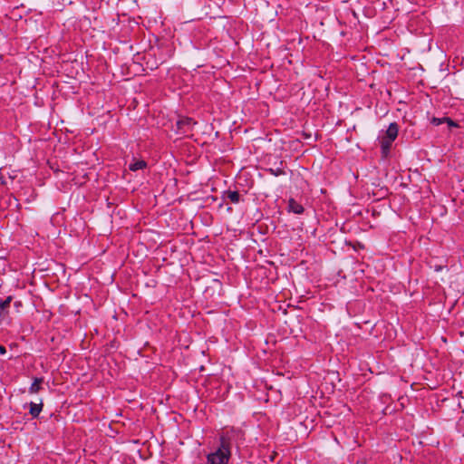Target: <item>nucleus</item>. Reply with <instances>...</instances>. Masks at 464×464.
<instances>
[{
  "label": "nucleus",
  "instance_id": "f257e3e1",
  "mask_svg": "<svg viewBox=\"0 0 464 464\" xmlns=\"http://www.w3.org/2000/svg\"><path fill=\"white\" fill-rule=\"evenodd\" d=\"M241 437L242 432L235 429L223 431L220 434L218 448L207 457L208 464H227L231 456V446Z\"/></svg>",
  "mask_w": 464,
  "mask_h": 464
},
{
  "label": "nucleus",
  "instance_id": "f03ea898",
  "mask_svg": "<svg viewBox=\"0 0 464 464\" xmlns=\"http://www.w3.org/2000/svg\"><path fill=\"white\" fill-rule=\"evenodd\" d=\"M195 122L191 118H181L177 121V128L179 133L188 134L191 130Z\"/></svg>",
  "mask_w": 464,
  "mask_h": 464
},
{
  "label": "nucleus",
  "instance_id": "7ed1b4c3",
  "mask_svg": "<svg viewBox=\"0 0 464 464\" xmlns=\"http://www.w3.org/2000/svg\"><path fill=\"white\" fill-rule=\"evenodd\" d=\"M398 125L395 122L391 123L386 130L384 138L389 139L390 140H394L398 135Z\"/></svg>",
  "mask_w": 464,
  "mask_h": 464
},
{
  "label": "nucleus",
  "instance_id": "20e7f679",
  "mask_svg": "<svg viewBox=\"0 0 464 464\" xmlns=\"http://www.w3.org/2000/svg\"><path fill=\"white\" fill-rule=\"evenodd\" d=\"M288 208L290 211L295 214H302L304 212V208L295 199L291 198L288 202Z\"/></svg>",
  "mask_w": 464,
  "mask_h": 464
},
{
  "label": "nucleus",
  "instance_id": "39448f33",
  "mask_svg": "<svg viewBox=\"0 0 464 464\" xmlns=\"http://www.w3.org/2000/svg\"><path fill=\"white\" fill-rule=\"evenodd\" d=\"M42 408H43L42 402H40V403L31 402L30 403V414L33 417H37L40 414V412L42 411Z\"/></svg>",
  "mask_w": 464,
  "mask_h": 464
},
{
  "label": "nucleus",
  "instance_id": "423d86ee",
  "mask_svg": "<svg viewBox=\"0 0 464 464\" xmlns=\"http://www.w3.org/2000/svg\"><path fill=\"white\" fill-rule=\"evenodd\" d=\"M43 382V379L41 378H35L34 382L31 384L29 388V392L31 393H37L41 389V383Z\"/></svg>",
  "mask_w": 464,
  "mask_h": 464
},
{
  "label": "nucleus",
  "instance_id": "0eeeda50",
  "mask_svg": "<svg viewBox=\"0 0 464 464\" xmlns=\"http://www.w3.org/2000/svg\"><path fill=\"white\" fill-rule=\"evenodd\" d=\"M392 141L393 140H390L389 139H386L384 137L382 138L381 145H382V153L384 156H386L387 153L389 152V150H390V147H391Z\"/></svg>",
  "mask_w": 464,
  "mask_h": 464
},
{
  "label": "nucleus",
  "instance_id": "6e6552de",
  "mask_svg": "<svg viewBox=\"0 0 464 464\" xmlns=\"http://www.w3.org/2000/svg\"><path fill=\"white\" fill-rule=\"evenodd\" d=\"M146 165L147 164L144 160H135L134 162L130 164L129 169L132 171H136L145 168Z\"/></svg>",
  "mask_w": 464,
  "mask_h": 464
},
{
  "label": "nucleus",
  "instance_id": "1a4fd4ad",
  "mask_svg": "<svg viewBox=\"0 0 464 464\" xmlns=\"http://www.w3.org/2000/svg\"><path fill=\"white\" fill-rule=\"evenodd\" d=\"M227 198L232 203H237L239 201V194H238L237 191H227Z\"/></svg>",
  "mask_w": 464,
  "mask_h": 464
},
{
  "label": "nucleus",
  "instance_id": "9d476101",
  "mask_svg": "<svg viewBox=\"0 0 464 464\" xmlns=\"http://www.w3.org/2000/svg\"><path fill=\"white\" fill-rule=\"evenodd\" d=\"M445 122H447L448 124V128L450 130L451 128H455L458 126V124L453 121L450 118H445Z\"/></svg>",
  "mask_w": 464,
  "mask_h": 464
},
{
  "label": "nucleus",
  "instance_id": "9b49d317",
  "mask_svg": "<svg viewBox=\"0 0 464 464\" xmlns=\"http://www.w3.org/2000/svg\"><path fill=\"white\" fill-rule=\"evenodd\" d=\"M431 122L434 124V125H440L443 122H445V118H432L431 120Z\"/></svg>",
  "mask_w": 464,
  "mask_h": 464
},
{
  "label": "nucleus",
  "instance_id": "f8f14e48",
  "mask_svg": "<svg viewBox=\"0 0 464 464\" xmlns=\"http://www.w3.org/2000/svg\"><path fill=\"white\" fill-rule=\"evenodd\" d=\"M5 353H6L5 348L3 345L0 344V353L1 354H5Z\"/></svg>",
  "mask_w": 464,
  "mask_h": 464
},
{
  "label": "nucleus",
  "instance_id": "ddd939ff",
  "mask_svg": "<svg viewBox=\"0 0 464 464\" xmlns=\"http://www.w3.org/2000/svg\"><path fill=\"white\" fill-rule=\"evenodd\" d=\"M278 173H279V172H278V170H276L275 175H276V176H278Z\"/></svg>",
  "mask_w": 464,
  "mask_h": 464
},
{
  "label": "nucleus",
  "instance_id": "4468645a",
  "mask_svg": "<svg viewBox=\"0 0 464 464\" xmlns=\"http://www.w3.org/2000/svg\"><path fill=\"white\" fill-rule=\"evenodd\" d=\"M278 173H279V172H278V170H276L275 175H276V176H278Z\"/></svg>",
  "mask_w": 464,
  "mask_h": 464
}]
</instances>
